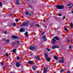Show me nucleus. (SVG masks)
<instances>
[{
  "label": "nucleus",
  "mask_w": 73,
  "mask_h": 73,
  "mask_svg": "<svg viewBox=\"0 0 73 73\" xmlns=\"http://www.w3.org/2000/svg\"><path fill=\"white\" fill-rule=\"evenodd\" d=\"M17 60H19L20 59V57H19V56H17Z\"/></svg>",
  "instance_id": "32"
},
{
  "label": "nucleus",
  "mask_w": 73,
  "mask_h": 73,
  "mask_svg": "<svg viewBox=\"0 0 73 73\" xmlns=\"http://www.w3.org/2000/svg\"><path fill=\"white\" fill-rule=\"evenodd\" d=\"M17 4H20V2L18 0H17L16 1Z\"/></svg>",
  "instance_id": "23"
},
{
  "label": "nucleus",
  "mask_w": 73,
  "mask_h": 73,
  "mask_svg": "<svg viewBox=\"0 0 73 73\" xmlns=\"http://www.w3.org/2000/svg\"><path fill=\"white\" fill-rule=\"evenodd\" d=\"M32 68L33 70H36L37 68H36V66L33 65L32 67Z\"/></svg>",
  "instance_id": "12"
},
{
  "label": "nucleus",
  "mask_w": 73,
  "mask_h": 73,
  "mask_svg": "<svg viewBox=\"0 0 73 73\" xmlns=\"http://www.w3.org/2000/svg\"><path fill=\"white\" fill-rule=\"evenodd\" d=\"M15 22L16 23H17L19 21V20L18 19H15Z\"/></svg>",
  "instance_id": "40"
},
{
  "label": "nucleus",
  "mask_w": 73,
  "mask_h": 73,
  "mask_svg": "<svg viewBox=\"0 0 73 73\" xmlns=\"http://www.w3.org/2000/svg\"><path fill=\"white\" fill-rule=\"evenodd\" d=\"M54 38L56 39V40H59V38L57 36H56L54 37Z\"/></svg>",
  "instance_id": "16"
},
{
  "label": "nucleus",
  "mask_w": 73,
  "mask_h": 73,
  "mask_svg": "<svg viewBox=\"0 0 73 73\" xmlns=\"http://www.w3.org/2000/svg\"><path fill=\"white\" fill-rule=\"evenodd\" d=\"M50 15H52V13H51L50 14Z\"/></svg>",
  "instance_id": "55"
},
{
  "label": "nucleus",
  "mask_w": 73,
  "mask_h": 73,
  "mask_svg": "<svg viewBox=\"0 0 73 73\" xmlns=\"http://www.w3.org/2000/svg\"><path fill=\"white\" fill-rule=\"evenodd\" d=\"M15 44H17V45H19L20 44V41H16V42H13L12 44V45H13L14 46L15 45Z\"/></svg>",
  "instance_id": "4"
},
{
  "label": "nucleus",
  "mask_w": 73,
  "mask_h": 73,
  "mask_svg": "<svg viewBox=\"0 0 73 73\" xmlns=\"http://www.w3.org/2000/svg\"><path fill=\"white\" fill-rule=\"evenodd\" d=\"M64 31H68V29L66 28V27L65 26L64 27Z\"/></svg>",
  "instance_id": "20"
},
{
  "label": "nucleus",
  "mask_w": 73,
  "mask_h": 73,
  "mask_svg": "<svg viewBox=\"0 0 73 73\" xmlns=\"http://www.w3.org/2000/svg\"><path fill=\"white\" fill-rule=\"evenodd\" d=\"M13 26H15V27H16V23H13Z\"/></svg>",
  "instance_id": "42"
},
{
  "label": "nucleus",
  "mask_w": 73,
  "mask_h": 73,
  "mask_svg": "<svg viewBox=\"0 0 73 73\" xmlns=\"http://www.w3.org/2000/svg\"><path fill=\"white\" fill-rule=\"evenodd\" d=\"M10 27H12V26H13V25H12V24H11L10 25Z\"/></svg>",
  "instance_id": "50"
},
{
  "label": "nucleus",
  "mask_w": 73,
  "mask_h": 73,
  "mask_svg": "<svg viewBox=\"0 0 73 73\" xmlns=\"http://www.w3.org/2000/svg\"><path fill=\"white\" fill-rule=\"evenodd\" d=\"M65 18H66V17H65V16L63 17V18H62V20H64V19H65Z\"/></svg>",
  "instance_id": "39"
},
{
  "label": "nucleus",
  "mask_w": 73,
  "mask_h": 73,
  "mask_svg": "<svg viewBox=\"0 0 73 73\" xmlns=\"http://www.w3.org/2000/svg\"><path fill=\"white\" fill-rule=\"evenodd\" d=\"M61 57H60V59H61Z\"/></svg>",
  "instance_id": "60"
},
{
  "label": "nucleus",
  "mask_w": 73,
  "mask_h": 73,
  "mask_svg": "<svg viewBox=\"0 0 73 73\" xmlns=\"http://www.w3.org/2000/svg\"><path fill=\"white\" fill-rule=\"evenodd\" d=\"M29 21H27L26 23L24 22L22 23V25H21V27H24V26H25L26 25L27 27H28V25H29V23H28Z\"/></svg>",
  "instance_id": "3"
},
{
  "label": "nucleus",
  "mask_w": 73,
  "mask_h": 73,
  "mask_svg": "<svg viewBox=\"0 0 73 73\" xmlns=\"http://www.w3.org/2000/svg\"><path fill=\"white\" fill-rule=\"evenodd\" d=\"M19 37L16 36L12 35L11 37L12 39H19Z\"/></svg>",
  "instance_id": "5"
},
{
  "label": "nucleus",
  "mask_w": 73,
  "mask_h": 73,
  "mask_svg": "<svg viewBox=\"0 0 73 73\" xmlns=\"http://www.w3.org/2000/svg\"><path fill=\"white\" fill-rule=\"evenodd\" d=\"M52 43L53 44H54L55 43V42H56V40L55 39H54V38H52Z\"/></svg>",
  "instance_id": "18"
},
{
  "label": "nucleus",
  "mask_w": 73,
  "mask_h": 73,
  "mask_svg": "<svg viewBox=\"0 0 73 73\" xmlns=\"http://www.w3.org/2000/svg\"><path fill=\"white\" fill-rule=\"evenodd\" d=\"M3 6V4H2V3L1 2H0V7H2Z\"/></svg>",
  "instance_id": "35"
},
{
  "label": "nucleus",
  "mask_w": 73,
  "mask_h": 73,
  "mask_svg": "<svg viewBox=\"0 0 73 73\" xmlns=\"http://www.w3.org/2000/svg\"><path fill=\"white\" fill-rule=\"evenodd\" d=\"M54 73H56L55 72H54Z\"/></svg>",
  "instance_id": "61"
},
{
  "label": "nucleus",
  "mask_w": 73,
  "mask_h": 73,
  "mask_svg": "<svg viewBox=\"0 0 73 73\" xmlns=\"http://www.w3.org/2000/svg\"><path fill=\"white\" fill-rule=\"evenodd\" d=\"M29 6L31 9H32V6H31V5H29Z\"/></svg>",
  "instance_id": "46"
},
{
  "label": "nucleus",
  "mask_w": 73,
  "mask_h": 73,
  "mask_svg": "<svg viewBox=\"0 0 73 73\" xmlns=\"http://www.w3.org/2000/svg\"><path fill=\"white\" fill-rule=\"evenodd\" d=\"M21 65L20 64V63L18 62H17L16 63L15 66L18 68L19 67V66H20Z\"/></svg>",
  "instance_id": "8"
},
{
  "label": "nucleus",
  "mask_w": 73,
  "mask_h": 73,
  "mask_svg": "<svg viewBox=\"0 0 73 73\" xmlns=\"http://www.w3.org/2000/svg\"><path fill=\"white\" fill-rule=\"evenodd\" d=\"M70 25L71 26H73V23H70Z\"/></svg>",
  "instance_id": "47"
},
{
  "label": "nucleus",
  "mask_w": 73,
  "mask_h": 73,
  "mask_svg": "<svg viewBox=\"0 0 73 73\" xmlns=\"http://www.w3.org/2000/svg\"><path fill=\"white\" fill-rule=\"evenodd\" d=\"M29 13V12L28 11H26L25 12V14L26 15H27V16H28V15Z\"/></svg>",
  "instance_id": "26"
},
{
  "label": "nucleus",
  "mask_w": 73,
  "mask_h": 73,
  "mask_svg": "<svg viewBox=\"0 0 73 73\" xmlns=\"http://www.w3.org/2000/svg\"><path fill=\"white\" fill-rule=\"evenodd\" d=\"M33 13L32 12H31L30 13V16H32L33 15Z\"/></svg>",
  "instance_id": "30"
},
{
  "label": "nucleus",
  "mask_w": 73,
  "mask_h": 73,
  "mask_svg": "<svg viewBox=\"0 0 73 73\" xmlns=\"http://www.w3.org/2000/svg\"><path fill=\"white\" fill-rule=\"evenodd\" d=\"M5 34H7V31H5L4 32Z\"/></svg>",
  "instance_id": "51"
},
{
  "label": "nucleus",
  "mask_w": 73,
  "mask_h": 73,
  "mask_svg": "<svg viewBox=\"0 0 73 73\" xmlns=\"http://www.w3.org/2000/svg\"><path fill=\"white\" fill-rule=\"evenodd\" d=\"M64 70V69H62V70H61L60 71V72H63Z\"/></svg>",
  "instance_id": "36"
},
{
  "label": "nucleus",
  "mask_w": 73,
  "mask_h": 73,
  "mask_svg": "<svg viewBox=\"0 0 73 73\" xmlns=\"http://www.w3.org/2000/svg\"><path fill=\"white\" fill-rule=\"evenodd\" d=\"M30 27L31 28H32V27H34V24H31Z\"/></svg>",
  "instance_id": "21"
},
{
  "label": "nucleus",
  "mask_w": 73,
  "mask_h": 73,
  "mask_svg": "<svg viewBox=\"0 0 73 73\" xmlns=\"http://www.w3.org/2000/svg\"><path fill=\"white\" fill-rule=\"evenodd\" d=\"M59 48V46L56 45L52 46V49H56V48Z\"/></svg>",
  "instance_id": "9"
},
{
  "label": "nucleus",
  "mask_w": 73,
  "mask_h": 73,
  "mask_svg": "<svg viewBox=\"0 0 73 73\" xmlns=\"http://www.w3.org/2000/svg\"><path fill=\"white\" fill-rule=\"evenodd\" d=\"M46 67H44L43 69V73H46V71L47 70V69L48 68V67L47 66H46Z\"/></svg>",
  "instance_id": "7"
},
{
  "label": "nucleus",
  "mask_w": 73,
  "mask_h": 73,
  "mask_svg": "<svg viewBox=\"0 0 73 73\" xmlns=\"http://www.w3.org/2000/svg\"><path fill=\"white\" fill-rule=\"evenodd\" d=\"M43 26L44 27V28H47V27L45 25H44Z\"/></svg>",
  "instance_id": "44"
},
{
  "label": "nucleus",
  "mask_w": 73,
  "mask_h": 73,
  "mask_svg": "<svg viewBox=\"0 0 73 73\" xmlns=\"http://www.w3.org/2000/svg\"><path fill=\"white\" fill-rule=\"evenodd\" d=\"M0 64L2 66H3V65H4V63H3L2 62H0Z\"/></svg>",
  "instance_id": "34"
},
{
  "label": "nucleus",
  "mask_w": 73,
  "mask_h": 73,
  "mask_svg": "<svg viewBox=\"0 0 73 73\" xmlns=\"http://www.w3.org/2000/svg\"><path fill=\"white\" fill-rule=\"evenodd\" d=\"M35 58L37 60H38L40 59V58L38 56H36L35 57Z\"/></svg>",
  "instance_id": "14"
},
{
  "label": "nucleus",
  "mask_w": 73,
  "mask_h": 73,
  "mask_svg": "<svg viewBox=\"0 0 73 73\" xmlns=\"http://www.w3.org/2000/svg\"><path fill=\"white\" fill-rule=\"evenodd\" d=\"M12 16V14H10L9 15V16Z\"/></svg>",
  "instance_id": "54"
},
{
  "label": "nucleus",
  "mask_w": 73,
  "mask_h": 73,
  "mask_svg": "<svg viewBox=\"0 0 73 73\" xmlns=\"http://www.w3.org/2000/svg\"><path fill=\"white\" fill-rule=\"evenodd\" d=\"M62 58L63 60H64V57H62Z\"/></svg>",
  "instance_id": "53"
},
{
  "label": "nucleus",
  "mask_w": 73,
  "mask_h": 73,
  "mask_svg": "<svg viewBox=\"0 0 73 73\" xmlns=\"http://www.w3.org/2000/svg\"><path fill=\"white\" fill-rule=\"evenodd\" d=\"M36 47L33 46H30V50H35Z\"/></svg>",
  "instance_id": "6"
},
{
  "label": "nucleus",
  "mask_w": 73,
  "mask_h": 73,
  "mask_svg": "<svg viewBox=\"0 0 73 73\" xmlns=\"http://www.w3.org/2000/svg\"><path fill=\"white\" fill-rule=\"evenodd\" d=\"M58 16H62L61 14L60 13L58 14Z\"/></svg>",
  "instance_id": "37"
},
{
  "label": "nucleus",
  "mask_w": 73,
  "mask_h": 73,
  "mask_svg": "<svg viewBox=\"0 0 73 73\" xmlns=\"http://www.w3.org/2000/svg\"><path fill=\"white\" fill-rule=\"evenodd\" d=\"M44 33H45V32L44 31V32H42V33H41V34L42 35H44Z\"/></svg>",
  "instance_id": "43"
},
{
  "label": "nucleus",
  "mask_w": 73,
  "mask_h": 73,
  "mask_svg": "<svg viewBox=\"0 0 73 73\" xmlns=\"http://www.w3.org/2000/svg\"><path fill=\"white\" fill-rule=\"evenodd\" d=\"M64 0H63V1H64Z\"/></svg>",
  "instance_id": "63"
},
{
  "label": "nucleus",
  "mask_w": 73,
  "mask_h": 73,
  "mask_svg": "<svg viewBox=\"0 0 73 73\" xmlns=\"http://www.w3.org/2000/svg\"><path fill=\"white\" fill-rule=\"evenodd\" d=\"M73 28V25L71 26V28L72 29Z\"/></svg>",
  "instance_id": "52"
},
{
  "label": "nucleus",
  "mask_w": 73,
  "mask_h": 73,
  "mask_svg": "<svg viewBox=\"0 0 73 73\" xmlns=\"http://www.w3.org/2000/svg\"><path fill=\"white\" fill-rule=\"evenodd\" d=\"M16 49H14L13 50V53H16Z\"/></svg>",
  "instance_id": "24"
},
{
  "label": "nucleus",
  "mask_w": 73,
  "mask_h": 73,
  "mask_svg": "<svg viewBox=\"0 0 73 73\" xmlns=\"http://www.w3.org/2000/svg\"><path fill=\"white\" fill-rule=\"evenodd\" d=\"M67 42H69V39L68 38L67 40Z\"/></svg>",
  "instance_id": "45"
},
{
  "label": "nucleus",
  "mask_w": 73,
  "mask_h": 73,
  "mask_svg": "<svg viewBox=\"0 0 73 73\" xmlns=\"http://www.w3.org/2000/svg\"><path fill=\"white\" fill-rule=\"evenodd\" d=\"M64 6L63 5H56V8H58V9H63L64 8Z\"/></svg>",
  "instance_id": "1"
},
{
  "label": "nucleus",
  "mask_w": 73,
  "mask_h": 73,
  "mask_svg": "<svg viewBox=\"0 0 73 73\" xmlns=\"http://www.w3.org/2000/svg\"><path fill=\"white\" fill-rule=\"evenodd\" d=\"M59 62L60 63H64V61L63 60H60L59 61Z\"/></svg>",
  "instance_id": "17"
},
{
  "label": "nucleus",
  "mask_w": 73,
  "mask_h": 73,
  "mask_svg": "<svg viewBox=\"0 0 73 73\" xmlns=\"http://www.w3.org/2000/svg\"><path fill=\"white\" fill-rule=\"evenodd\" d=\"M6 56H7V57H8V56H9V54L8 53H6Z\"/></svg>",
  "instance_id": "41"
},
{
  "label": "nucleus",
  "mask_w": 73,
  "mask_h": 73,
  "mask_svg": "<svg viewBox=\"0 0 73 73\" xmlns=\"http://www.w3.org/2000/svg\"><path fill=\"white\" fill-rule=\"evenodd\" d=\"M33 1H32V2H33Z\"/></svg>",
  "instance_id": "62"
},
{
  "label": "nucleus",
  "mask_w": 73,
  "mask_h": 73,
  "mask_svg": "<svg viewBox=\"0 0 73 73\" xmlns=\"http://www.w3.org/2000/svg\"><path fill=\"white\" fill-rule=\"evenodd\" d=\"M6 42V43H9V40L7 39L6 41V42Z\"/></svg>",
  "instance_id": "22"
},
{
  "label": "nucleus",
  "mask_w": 73,
  "mask_h": 73,
  "mask_svg": "<svg viewBox=\"0 0 73 73\" xmlns=\"http://www.w3.org/2000/svg\"><path fill=\"white\" fill-rule=\"evenodd\" d=\"M3 67L4 68H7V66H6V65H4V64L3 65Z\"/></svg>",
  "instance_id": "25"
},
{
  "label": "nucleus",
  "mask_w": 73,
  "mask_h": 73,
  "mask_svg": "<svg viewBox=\"0 0 73 73\" xmlns=\"http://www.w3.org/2000/svg\"><path fill=\"white\" fill-rule=\"evenodd\" d=\"M54 58L55 60H58V57L56 56H54Z\"/></svg>",
  "instance_id": "15"
},
{
  "label": "nucleus",
  "mask_w": 73,
  "mask_h": 73,
  "mask_svg": "<svg viewBox=\"0 0 73 73\" xmlns=\"http://www.w3.org/2000/svg\"><path fill=\"white\" fill-rule=\"evenodd\" d=\"M32 54H33V53H32L31 54V55H32Z\"/></svg>",
  "instance_id": "59"
},
{
  "label": "nucleus",
  "mask_w": 73,
  "mask_h": 73,
  "mask_svg": "<svg viewBox=\"0 0 73 73\" xmlns=\"http://www.w3.org/2000/svg\"><path fill=\"white\" fill-rule=\"evenodd\" d=\"M2 41H5V42L6 41V39L3 38L2 39Z\"/></svg>",
  "instance_id": "27"
},
{
  "label": "nucleus",
  "mask_w": 73,
  "mask_h": 73,
  "mask_svg": "<svg viewBox=\"0 0 73 73\" xmlns=\"http://www.w3.org/2000/svg\"><path fill=\"white\" fill-rule=\"evenodd\" d=\"M39 72H39V71H38V72H37V73H39Z\"/></svg>",
  "instance_id": "56"
},
{
  "label": "nucleus",
  "mask_w": 73,
  "mask_h": 73,
  "mask_svg": "<svg viewBox=\"0 0 73 73\" xmlns=\"http://www.w3.org/2000/svg\"><path fill=\"white\" fill-rule=\"evenodd\" d=\"M71 4H72V3H70L69 4L67 5V6H70V5H71Z\"/></svg>",
  "instance_id": "31"
},
{
  "label": "nucleus",
  "mask_w": 73,
  "mask_h": 73,
  "mask_svg": "<svg viewBox=\"0 0 73 73\" xmlns=\"http://www.w3.org/2000/svg\"><path fill=\"white\" fill-rule=\"evenodd\" d=\"M54 34H53V35H52V37H53V36H54Z\"/></svg>",
  "instance_id": "57"
},
{
  "label": "nucleus",
  "mask_w": 73,
  "mask_h": 73,
  "mask_svg": "<svg viewBox=\"0 0 73 73\" xmlns=\"http://www.w3.org/2000/svg\"><path fill=\"white\" fill-rule=\"evenodd\" d=\"M69 48H70V49H72V46H71V45H70L69 46Z\"/></svg>",
  "instance_id": "38"
},
{
  "label": "nucleus",
  "mask_w": 73,
  "mask_h": 73,
  "mask_svg": "<svg viewBox=\"0 0 73 73\" xmlns=\"http://www.w3.org/2000/svg\"><path fill=\"white\" fill-rule=\"evenodd\" d=\"M12 73H15V72H12Z\"/></svg>",
  "instance_id": "58"
},
{
  "label": "nucleus",
  "mask_w": 73,
  "mask_h": 73,
  "mask_svg": "<svg viewBox=\"0 0 73 73\" xmlns=\"http://www.w3.org/2000/svg\"><path fill=\"white\" fill-rule=\"evenodd\" d=\"M35 27H38V28H39V27H40V25H39V24H36L35 25Z\"/></svg>",
  "instance_id": "28"
},
{
  "label": "nucleus",
  "mask_w": 73,
  "mask_h": 73,
  "mask_svg": "<svg viewBox=\"0 0 73 73\" xmlns=\"http://www.w3.org/2000/svg\"><path fill=\"white\" fill-rule=\"evenodd\" d=\"M45 57L46 58V60L48 62L50 61V59L49 57H48V53H46L44 54Z\"/></svg>",
  "instance_id": "2"
},
{
  "label": "nucleus",
  "mask_w": 73,
  "mask_h": 73,
  "mask_svg": "<svg viewBox=\"0 0 73 73\" xmlns=\"http://www.w3.org/2000/svg\"><path fill=\"white\" fill-rule=\"evenodd\" d=\"M72 6H70L69 7H68V8L69 9H72Z\"/></svg>",
  "instance_id": "29"
},
{
  "label": "nucleus",
  "mask_w": 73,
  "mask_h": 73,
  "mask_svg": "<svg viewBox=\"0 0 73 73\" xmlns=\"http://www.w3.org/2000/svg\"><path fill=\"white\" fill-rule=\"evenodd\" d=\"M46 49H47V51H48V52H49V51H50V49H49L48 48H46Z\"/></svg>",
  "instance_id": "33"
},
{
  "label": "nucleus",
  "mask_w": 73,
  "mask_h": 73,
  "mask_svg": "<svg viewBox=\"0 0 73 73\" xmlns=\"http://www.w3.org/2000/svg\"><path fill=\"white\" fill-rule=\"evenodd\" d=\"M20 32H25V29L24 28H21L19 30Z\"/></svg>",
  "instance_id": "11"
},
{
  "label": "nucleus",
  "mask_w": 73,
  "mask_h": 73,
  "mask_svg": "<svg viewBox=\"0 0 73 73\" xmlns=\"http://www.w3.org/2000/svg\"><path fill=\"white\" fill-rule=\"evenodd\" d=\"M42 39H43V41H46V38L45 36H43L42 37Z\"/></svg>",
  "instance_id": "10"
},
{
  "label": "nucleus",
  "mask_w": 73,
  "mask_h": 73,
  "mask_svg": "<svg viewBox=\"0 0 73 73\" xmlns=\"http://www.w3.org/2000/svg\"><path fill=\"white\" fill-rule=\"evenodd\" d=\"M67 73H70V72L69 71H67Z\"/></svg>",
  "instance_id": "48"
},
{
  "label": "nucleus",
  "mask_w": 73,
  "mask_h": 73,
  "mask_svg": "<svg viewBox=\"0 0 73 73\" xmlns=\"http://www.w3.org/2000/svg\"><path fill=\"white\" fill-rule=\"evenodd\" d=\"M25 36H28V32L26 31L25 33Z\"/></svg>",
  "instance_id": "19"
},
{
  "label": "nucleus",
  "mask_w": 73,
  "mask_h": 73,
  "mask_svg": "<svg viewBox=\"0 0 73 73\" xmlns=\"http://www.w3.org/2000/svg\"><path fill=\"white\" fill-rule=\"evenodd\" d=\"M28 64L30 65H31H31H34V64H35V63H33V62L31 61H29L28 62Z\"/></svg>",
  "instance_id": "13"
},
{
  "label": "nucleus",
  "mask_w": 73,
  "mask_h": 73,
  "mask_svg": "<svg viewBox=\"0 0 73 73\" xmlns=\"http://www.w3.org/2000/svg\"><path fill=\"white\" fill-rule=\"evenodd\" d=\"M72 6H73V5H72Z\"/></svg>",
  "instance_id": "64"
},
{
  "label": "nucleus",
  "mask_w": 73,
  "mask_h": 73,
  "mask_svg": "<svg viewBox=\"0 0 73 73\" xmlns=\"http://www.w3.org/2000/svg\"><path fill=\"white\" fill-rule=\"evenodd\" d=\"M5 49V48L4 47H3L2 48V50H4Z\"/></svg>",
  "instance_id": "49"
}]
</instances>
